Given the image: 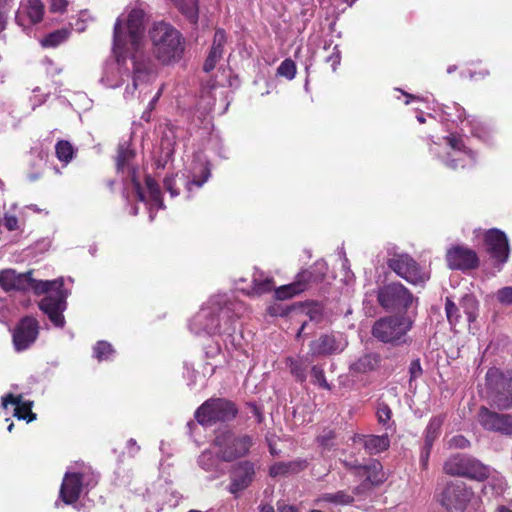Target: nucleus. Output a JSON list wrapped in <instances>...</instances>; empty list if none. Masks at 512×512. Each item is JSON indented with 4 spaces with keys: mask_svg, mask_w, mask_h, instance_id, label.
I'll return each mask as SVG.
<instances>
[{
    "mask_svg": "<svg viewBox=\"0 0 512 512\" xmlns=\"http://www.w3.org/2000/svg\"><path fill=\"white\" fill-rule=\"evenodd\" d=\"M387 265L399 277L413 285L423 284L430 277L429 273L425 272L408 254H395L388 259Z\"/></svg>",
    "mask_w": 512,
    "mask_h": 512,
    "instance_id": "4468645a",
    "label": "nucleus"
},
{
    "mask_svg": "<svg viewBox=\"0 0 512 512\" xmlns=\"http://www.w3.org/2000/svg\"><path fill=\"white\" fill-rule=\"evenodd\" d=\"M461 308L467 316V320L469 323H472L478 317V308L479 303L475 296L466 294L462 297L460 302Z\"/></svg>",
    "mask_w": 512,
    "mask_h": 512,
    "instance_id": "e433bc0d",
    "label": "nucleus"
},
{
    "mask_svg": "<svg viewBox=\"0 0 512 512\" xmlns=\"http://www.w3.org/2000/svg\"><path fill=\"white\" fill-rule=\"evenodd\" d=\"M238 413L235 404L225 398H210L195 411V419L201 425L233 420Z\"/></svg>",
    "mask_w": 512,
    "mask_h": 512,
    "instance_id": "9d476101",
    "label": "nucleus"
},
{
    "mask_svg": "<svg viewBox=\"0 0 512 512\" xmlns=\"http://www.w3.org/2000/svg\"><path fill=\"white\" fill-rule=\"evenodd\" d=\"M390 440L385 435H369L364 438V447L370 454H377L388 449Z\"/></svg>",
    "mask_w": 512,
    "mask_h": 512,
    "instance_id": "473e14b6",
    "label": "nucleus"
},
{
    "mask_svg": "<svg viewBox=\"0 0 512 512\" xmlns=\"http://www.w3.org/2000/svg\"><path fill=\"white\" fill-rule=\"evenodd\" d=\"M354 501L353 494L349 493L347 490L323 493L316 500L317 503H330L336 506H349L352 505Z\"/></svg>",
    "mask_w": 512,
    "mask_h": 512,
    "instance_id": "c756f323",
    "label": "nucleus"
},
{
    "mask_svg": "<svg viewBox=\"0 0 512 512\" xmlns=\"http://www.w3.org/2000/svg\"><path fill=\"white\" fill-rule=\"evenodd\" d=\"M410 381L419 378L422 375V367L419 359H415L411 362L409 367Z\"/></svg>",
    "mask_w": 512,
    "mask_h": 512,
    "instance_id": "6e6d98bb",
    "label": "nucleus"
},
{
    "mask_svg": "<svg viewBox=\"0 0 512 512\" xmlns=\"http://www.w3.org/2000/svg\"><path fill=\"white\" fill-rule=\"evenodd\" d=\"M277 74L292 80L296 75V65L293 60L285 59L278 67Z\"/></svg>",
    "mask_w": 512,
    "mask_h": 512,
    "instance_id": "c03bdc74",
    "label": "nucleus"
},
{
    "mask_svg": "<svg viewBox=\"0 0 512 512\" xmlns=\"http://www.w3.org/2000/svg\"><path fill=\"white\" fill-rule=\"evenodd\" d=\"M218 100L221 104L220 114H223L229 105L225 90L223 87L217 85L215 81H207L201 90V96L198 103L199 108L202 109L204 113H210L215 109Z\"/></svg>",
    "mask_w": 512,
    "mask_h": 512,
    "instance_id": "412c9836",
    "label": "nucleus"
},
{
    "mask_svg": "<svg viewBox=\"0 0 512 512\" xmlns=\"http://www.w3.org/2000/svg\"><path fill=\"white\" fill-rule=\"evenodd\" d=\"M431 449L432 446H427V444L424 443L420 453V464L423 469H426L428 466Z\"/></svg>",
    "mask_w": 512,
    "mask_h": 512,
    "instance_id": "13d9d810",
    "label": "nucleus"
},
{
    "mask_svg": "<svg viewBox=\"0 0 512 512\" xmlns=\"http://www.w3.org/2000/svg\"><path fill=\"white\" fill-rule=\"evenodd\" d=\"M145 11L142 4L131 8L127 15V29L130 44L135 53L132 55V72L130 77L132 84L127 85L124 91L126 101L140 97L144 89L156 79V66L152 60L142 53Z\"/></svg>",
    "mask_w": 512,
    "mask_h": 512,
    "instance_id": "f03ea898",
    "label": "nucleus"
},
{
    "mask_svg": "<svg viewBox=\"0 0 512 512\" xmlns=\"http://www.w3.org/2000/svg\"><path fill=\"white\" fill-rule=\"evenodd\" d=\"M113 50L116 54V62L105 68L101 82L108 88H117L122 85L126 78L130 77L128 68H124L126 54L135 53L130 44L129 32L127 29V17H119L114 26Z\"/></svg>",
    "mask_w": 512,
    "mask_h": 512,
    "instance_id": "20e7f679",
    "label": "nucleus"
},
{
    "mask_svg": "<svg viewBox=\"0 0 512 512\" xmlns=\"http://www.w3.org/2000/svg\"><path fill=\"white\" fill-rule=\"evenodd\" d=\"M177 176H168L164 179V188L168 191L171 197H176L179 192L176 190Z\"/></svg>",
    "mask_w": 512,
    "mask_h": 512,
    "instance_id": "864d4df0",
    "label": "nucleus"
},
{
    "mask_svg": "<svg viewBox=\"0 0 512 512\" xmlns=\"http://www.w3.org/2000/svg\"><path fill=\"white\" fill-rule=\"evenodd\" d=\"M56 156L61 162L69 163L74 155V149L70 142L61 140L55 146Z\"/></svg>",
    "mask_w": 512,
    "mask_h": 512,
    "instance_id": "ea45409f",
    "label": "nucleus"
},
{
    "mask_svg": "<svg viewBox=\"0 0 512 512\" xmlns=\"http://www.w3.org/2000/svg\"><path fill=\"white\" fill-rule=\"evenodd\" d=\"M446 474L483 481L490 476V468L475 458L457 454L450 457L443 466Z\"/></svg>",
    "mask_w": 512,
    "mask_h": 512,
    "instance_id": "f8f14e48",
    "label": "nucleus"
},
{
    "mask_svg": "<svg viewBox=\"0 0 512 512\" xmlns=\"http://www.w3.org/2000/svg\"><path fill=\"white\" fill-rule=\"evenodd\" d=\"M496 298L502 305H512V286L499 289L496 292Z\"/></svg>",
    "mask_w": 512,
    "mask_h": 512,
    "instance_id": "de8ad7c7",
    "label": "nucleus"
},
{
    "mask_svg": "<svg viewBox=\"0 0 512 512\" xmlns=\"http://www.w3.org/2000/svg\"><path fill=\"white\" fill-rule=\"evenodd\" d=\"M210 175V169L207 166H203L201 169V179L194 177L191 180L184 181L187 191L191 192L193 187L201 188L203 184L209 179Z\"/></svg>",
    "mask_w": 512,
    "mask_h": 512,
    "instance_id": "a18cd8bd",
    "label": "nucleus"
},
{
    "mask_svg": "<svg viewBox=\"0 0 512 512\" xmlns=\"http://www.w3.org/2000/svg\"><path fill=\"white\" fill-rule=\"evenodd\" d=\"M336 433L330 428H325L317 436V443L324 451H330L335 446Z\"/></svg>",
    "mask_w": 512,
    "mask_h": 512,
    "instance_id": "58836bf2",
    "label": "nucleus"
},
{
    "mask_svg": "<svg viewBox=\"0 0 512 512\" xmlns=\"http://www.w3.org/2000/svg\"><path fill=\"white\" fill-rule=\"evenodd\" d=\"M38 322L33 317H25L13 333V343L17 351H23L33 344L38 336Z\"/></svg>",
    "mask_w": 512,
    "mask_h": 512,
    "instance_id": "5701e85b",
    "label": "nucleus"
},
{
    "mask_svg": "<svg viewBox=\"0 0 512 512\" xmlns=\"http://www.w3.org/2000/svg\"><path fill=\"white\" fill-rule=\"evenodd\" d=\"M182 15L192 24H197L199 18L198 0H170Z\"/></svg>",
    "mask_w": 512,
    "mask_h": 512,
    "instance_id": "2f4dec72",
    "label": "nucleus"
},
{
    "mask_svg": "<svg viewBox=\"0 0 512 512\" xmlns=\"http://www.w3.org/2000/svg\"><path fill=\"white\" fill-rule=\"evenodd\" d=\"M154 56L163 64L178 61L184 52V39L178 30L165 22L154 23L149 30Z\"/></svg>",
    "mask_w": 512,
    "mask_h": 512,
    "instance_id": "39448f33",
    "label": "nucleus"
},
{
    "mask_svg": "<svg viewBox=\"0 0 512 512\" xmlns=\"http://www.w3.org/2000/svg\"><path fill=\"white\" fill-rule=\"evenodd\" d=\"M243 311V304L227 295H216L192 318L190 330L197 335H227L236 331L235 321Z\"/></svg>",
    "mask_w": 512,
    "mask_h": 512,
    "instance_id": "7ed1b4c3",
    "label": "nucleus"
},
{
    "mask_svg": "<svg viewBox=\"0 0 512 512\" xmlns=\"http://www.w3.org/2000/svg\"><path fill=\"white\" fill-rule=\"evenodd\" d=\"M327 271V263L323 260H318L309 269L299 272L294 282L275 289V297L278 300L292 298L307 290L310 284L322 281Z\"/></svg>",
    "mask_w": 512,
    "mask_h": 512,
    "instance_id": "1a4fd4ad",
    "label": "nucleus"
},
{
    "mask_svg": "<svg viewBox=\"0 0 512 512\" xmlns=\"http://www.w3.org/2000/svg\"><path fill=\"white\" fill-rule=\"evenodd\" d=\"M50 10L55 13H64L67 10V0H49Z\"/></svg>",
    "mask_w": 512,
    "mask_h": 512,
    "instance_id": "4d7b16f0",
    "label": "nucleus"
},
{
    "mask_svg": "<svg viewBox=\"0 0 512 512\" xmlns=\"http://www.w3.org/2000/svg\"><path fill=\"white\" fill-rule=\"evenodd\" d=\"M2 225L9 231H14L19 228L17 217L10 214L4 215Z\"/></svg>",
    "mask_w": 512,
    "mask_h": 512,
    "instance_id": "5fc2aeb1",
    "label": "nucleus"
},
{
    "mask_svg": "<svg viewBox=\"0 0 512 512\" xmlns=\"http://www.w3.org/2000/svg\"><path fill=\"white\" fill-rule=\"evenodd\" d=\"M28 209L36 212V213H41L43 210L40 209L36 204H31L29 206H27Z\"/></svg>",
    "mask_w": 512,
    "mask_h": 512,
    "instance_id": "774afa93",
    "label": "nucleus"
},
{
    "mask_svg": "<svg viewBox=\"0 0 512 512\" xmlns=\"http://www.w3.org/2000/svg\"><path fill=\"white\" fill-rule=\"evenodd\" d=\"M489 485L496 492V494L503 493L505 486H506V484L502 478H493L492 482H489Z\"/></svg>",
    "mask_w": 512,
    "mask_h": 512,
    "instance_id": "052dcab7",
    "label": "nucleus"
},
{
    "mask_svg": "<svg viewBox=\"0 0 512 512\" xmlns=\"http://www.w3.org/2000/svg\"><path fill=\"white\" fill-rule=\"evenodd\" d=\"M274 288V282L271 277H266L263 273H254L252 286L249 289L242 288L247 295H262L272 291Z\"/></svg>",
    "mask_w": 512,
    "mask_h": 512,
    "instance_id": "7c9ffc66",
    "label": "nucleus"
},
{
    "mask_svg": "<svg viewBox=\"0 0 512 512\" xmlns=\"http://www.w3.org/2000/svg\"><path fill=\"white\" fill-rule=\"evenodd\" d=\"M97 484V477L86 472H66L63 478L59 497L67 505L74 504L84 487H93Z\"/></svg>",
    "mask_w": 512,
    "mask_h": 512,
    "instance_id": "ddd939ff",
    "label": "nucleus"
},
{
    "mask_svg": "<svg viewBox=\"0 0 512 512\" xmlns=\"http://www.w3.org/2000/svg\"><path fill=\"white\" fill-rule=\"evenodd\" d=\"M134 151L131 150L128 145L121 144L118 148V155H117V169L124 170L126 166L129 167V162L131 159L134 158Z\"/></svg>",
    "mask_w": 512,
    "mask_h": 512,
    "instance_id": "a19ab883",
    "label": "nucleus"
},
{
    "mask_svg": "<svg viewBox=\"0 0 512 512\" xmlns=\"http://www.w3.org/2000/svg\"><path fill=\"white\" fill-rule=\"evenodd\" d=\"M69 30L59 29L46 35L41 41L43 47H56L65 42L69 37Z\"/></svg>",
    "mask_w": 512,
    "mask_h": 512,
    "instance_id": "4c0bfd02",
    "label": "nucleus"
},
{
    "mask_svg": "<svg viewBox=\"0 0 512 512\" xmlns=\"http://www.w3.org/2000/svg\"><path fill=\"white\" fill-rule=\"evenodd\" d=\"M446 260L450 269L470 270L478 266L477 254L466 247L456 246L448 250Z\"/></svg>",
    "mask_w": 512,
    "mask_h": 512,
    "instance_id": "b1692460",
    "label": "nucleus"
},
{
    "mask_svg": "<svg viewBox=\"0 0 512 512\" xmlns=\"http://www.w3.org/2000/svg\"><path fill=\"white\" fill-rule=\"evenodd\" d=\"M473 492L460 481L451 482L444 488L440 503L448 512H463Z\"/></svg>",
    "mask_w": 512,
    "mask_h": 512,
    "instance_id": "2eb2a0df",
    "label": "nucleus"
},
{
    "mask_svg": "<svg viewBox=\"0 0 512 512\" xmlns=\"http://www.w3.org/2000/svg\"><path fill=\"white\" fill-rule=\"evenodd\" d=\"M452 149V154H448V158L443 160L444 164L450 169L465 168L475 162V154L472 150L467 149L461 137L450 135L444 138Z\"/></svg>",
    "mask_w": 512,
    "mask_h": 512,
    "instance_id": "6ab92c4d",
    "label": "nucleus"
},
{
    "mask_svg": "<svg viewBox=\"0 0 512 512\" xmlns=\"http://www.w3.org/2000/svg\"><path fill=\"white\" fill-rule=\"evenodd\" d=\"M311 378L312 382L319 387L331 390L330 384L327 382L324 374V368L321 365H314L311 368Z\"/></svg>",
    "mask_w": 512,
    "mask_h": 512,
    "instance_id": "37998d69",
    "label": "nucleus"
},
{
    "mask_svg": "<svg viewBox=\"0 0 512 512\" xmlns=\"http://www.w3.org/2000/svg\"><path fill=\"white\" fill-rule=\"evenodd\" d=\"M255 477V467L251 461H242L238 463L230 475V484L228 486V491L234 497H239V495L247 489Z\"/></svg>",
    "mask_w": 512,
    "mask_h": 512,
    "instance_id": "aec40b11",
    "label": "nucleus"
},
{
    "mask_svg": "<svg viewBox=\"0 0 512 512\" xmlns=\"http://www.w3.org/2000/svg\"><path fill=\"white\" fill-rule=\"evenodd\" d=\"M290 474L287 468L286 462H278L272 465L269 469V475L271 477L283 476Z\"/></svg>",
    "mask_w": 512,
    "mask_h": 512,
    "instance_id": "3c124183",
    "label": "nucleus"
},
{
    "mask_svg": "<svg viewBox=\"0 0 512 512\" xmlns=\"http://www.w3.org/2000/svg\"><path fill=\"white\" fill-rule=\"evenodd\" d=\"M487 396L500 409L512 407V370L490 368L486 373Z\"/></svg>",
    "mask_w": 512,
    "mask_h": 512,
    "instance_id": "6e6552de",
    "label": "nucleus"
},
{
    "mask_svg": "<svg viewBox=\"0 0 512 512\" xmlns=\"http://www.w3.org/2000/svg\"><path fill=\"white\" fill-rule=\"evenodd\" d=\"M379 305L387 311L406 312L417 299L401 283L393 282L379 288L377 293Z\"/></svg>",
    "mask_w": 512,
    "mask_h": 512,
    "instance_id": "9b49d317",
    "label": "nucleus"
},
{
    "mask_svg": "<svg viewBox=\"0 0 512 512\" xmlns=\"http://www.w3.org/2000/svg\"><path fill=\"white\" fill-rule=\"evenodd\" d=\"M261 512H274V508L270 504L261 505L260 507Z\"/></svg>",
    "mask_w": 512,
    "mask_h": 512,
    "instance_id": "338daca9",
    "label": "nucleus"
},
{
    "mask_svg": "<svg viewBox=\"0 0 512 512\" xmlns=\"http://www.w3.org/2000/svg\"><path fill=\"white\" fill-rule=\"evenodd\" d=\"M340 60V51L338 50V47L335 46L332 54L326 58V61L331 62L332 70L335 71L337 66L340 64Z\"/></svg>",
    "mask_w": 512,
    "mask_h": 512,
    "instance_id": "bf43d9fd",
    "label": "nucleus"
},
{
    "mask_svg": "<svg viewBox=\"0 0 512 512\" xmlns=\"http://www.w3.org/2000/svg\"><path fill=\"white\" fill-rule=\"evenodd\" d=\"M357 476L365 477L364 481L373 487L382 484L385 479V473L380 462L373 460L368 465L357 466Z\"/></svg>",
    "mask_w": 512,
    "mask_h": 512,
    "instance_id": "cd10ccee",
    "label": "nucleus"
},
{
    "mask_svg": "<svg viewBox=\"0 0 512 512\" xmlns=\"http://www.w3.org/2000/svg\"><path fill=\"white\" fill-rule=\"evenodd\" d=\"M207 449L203 451L198 457V465L206 472L212 473L213 478H218L225 473V468L222 465V458L217 449Z\"/></svg>",
    "mask_w": 512,
    "mask_h": 512,
    "instance_id": "a878e982",
    "label": "nucleus"
},
{
    "mask_svg": "<svg viewBox=\"0 0 512 512\" xmlns=\"http://www.w3.org/2000/svg\"><path fill=\"white\" fill-rule=\"evenodd\" d=\"M94 357L98 361L108 360L110 355L114 353L112 345L107 341H98L93 348Z\"/></svg>",
    "mask_w": 512,
    "mask_h": 512,
    "instance_id": "79ce46f5",
    "label": "nucleus"
},
{
    "mask_svg": "<svg viewBox=\"0 0 512 512\" xmlns=\"http://www.w3.org/2000/svg\"><path fill=\"white\" fill-rule=\"evenodd\" d=\"M126 447H127L128 453L131 457L136 456L140 451V446L137 444L136 440L133 438H130L127 441Z\"/></svg>",
    "mask_w": 512,
    "mask_h": 512,
    "instance_id": "680f3d73",
    "label": "nucleus"
},
{
    "mask_svg": "<svg viewBox=\"0 0 512 512\" xmlns=\"http://www.w3.org/2000/svg\"><path fill=\"white\" fill-rule=\"evenodd\" d=\"M445 311L446 316L451 325H456L458 323V319L460 317L459 315V309L455 305V303L450 300L449 298L446 299L445 303Z\"/></svg>",
    "mask_w": 512,
    "mask_h": 512,
    "instance_id": "49530a36",
    "label": "nucleus"
},
{
    "mask_svg": "<svg viewBox=\"0 0 512 512\" xmlns=\"http://www.w3.org/2000/svg\"><path fill=\"white\" fill-rule=\"evenodd\" d=\"M0 287L5 292L32 290L37 295L47 294L39 302L40 310L56 327H64L63 312L67 308L69 291L64 288L63 278L35 280L32 278V271L17 273L14 269H4L0 271Z\"/></svg>",
    "mask_w": 512,
    "mask_h": 512,
    "instance_id": "f257e3e1",
    "label": "nucleus"
},
{
    "mask_svg": "<svg viewBox=\"0 0 512 512\" xmlns=\"http://www.w3.org/2000/svg\"><path fill=\"white\" fill-rule=\"evenodd\" d=\"M381 363V356L378 353H366L354 361L349 369L353 373L364 374L376 370Z\"/></svg>",
    "mask_w": 512,
    "mask_h": 512,
    "instance_id": "c85d7f7f",
    "label": "nucleus"
},
{
    "mask_svg": "<svg viewBox=\"0 0 512 512\" xmlns=\"http://www.w3.org/2000/svg\"><path fill=\"white\" fill-rule=\"evenodd\" d=\"M370 489H371V486L367 483V481H363L360 485L356 486L353 489V492L351 494H353V496L354 495H362Z\"/></svg>",
    "mask_w": 512,
    "mask_h": 512,
    "instance_id": "e2e57ef3",
    "label": "nucleus"
},
{
    "mask_svg": "<svg viewBox=\"0 0 512 512\" xmlns=\"http://www.w3.org/2000/svg\"><path fill=\"white\" fill-rule=\"evenodd\" d=\"M413 320L406 316H386L378 319L372 327V335L378 341L400 346L409 342L408 332Z\"/></svg>",
    "mask_w": 512,
    "mask_h": 512,
    "instance_id": "423d86ee",
    "label": "nucleus"
},
{
    "mask_svg": "<svg viewBox=\"0 0 512 512\" xmlns=\"http://www.w3.org/2000/svg\"><path fill=\"white\" fill-rule=\"evenodd\" d=\"M286 364L289 367L291 374L300 382H304L307 378V357L292 358L289 357L286 360Z\"/></svg>",
    "mask_w": 512,
    "mask_h": 512,
    "instance_id": "72a5a7b5",
    "label": "nucleus"
},
{
    "mask_svg": "<svg viewBox=\"0 0 512 512\" xmlns=\"http://www.w3.org/2000/svg\"><path fill=\"white\" fill-rule=\"evenodd\" d=\"M136 174V169L134 167H129L128 177L132 184L133 192L137 196V199L141 202L149 203L151 207H156L158 209L164 208V204L161 198V191L156 181L152 177L146 176L145 183L148 190L147 198Z\"/></svg>",
    "mask_w": 512,
    "mask_h": 512,
    "instance_id": "a211bd4d",
    "label": "nucleus"
},
{
    "mask_svg": "<svg viewBox=\"0 0 512 512\" xmlns=\"http://www.w3.org/2000/svg\"><path fill=\"white\" fill-rule=\"evenodd\" d=\"M469 446V440L462 435H456L452 437L449 441V447L451 448L465 449L468 448Z\"/></svg>",
    "mask_w": 512,
    "mask_h": 512,
    "instance_id": "603ef678",
    "label": "nucleus"
},
{
    "mask_svg": "<svg viewBox=\"0 0 512 512\" xmlns=\"http://www.w3.org/2000/svg\"><path fill=\"white\" fill-rule=\"evenodd\" d=\"M484 240L491 258L500 265L504 264L509 257V244L505 233L498 229H491L486 232Z\"/></svg>",
    "mask_w": 512,
    "mask_h": 512,
    "instance_id": "4be33fe9",
    "label": "nucleus"
},
{
    "mask_svg": "<svg viewBox=\"0 0 512 512\" xmlns=\"http://www.w3.org/2000/svg\"><path fill=\"white\" fill-rule=\"evenodd\" d=\"M443 421V416H435L430 419L425 430L424 438V443L427 444V446H433L434 441L439 437Z\"/></svg>",
    "mask_w": 512,
    "mask_h": 512,
    "instance_id": "c9c22d12",
    "label": "nucleus"
},
{
    "mask_svg": "<svg viewBox=\"0 0 512 512\" xmlns=\"http://www.w3.org/2000/svg\"><path fill=\"white\" fill-rule=\"evenodd\" d=\"M253 438L248 434H237L231 430L220 431L214 438L212 447L217 449L224 462H232L248 455Z\"/></svg>",
    "mask_w": 512,
    "mask_h": 512,
    "instance_id": "0eeeda50",
    "label": "nucleus"
},
{
    "mask_svg": "<svg viewBox=\"0 0 512 512\" xmlns=\"http://www.w3.org/2000/svg\"><path fill=\"white\" fill-rule=\"evenodd\" d=\"M344 465L347 469L354 471L355 475H357V469L355 467L361 466L360 464H354L347 461L344 462Z\"/></svg>",
    "mask_w": 512,
    "mask_h": 512,
    "instance_id": "69168bd1",
    "label": "nucleus"
},
{
    "mask_svg": "<svg viewBox=\"0 0 512 512\" xmlns=\"http://www.w3.org/2000/svg\"><path fill=\"white\" fill-rule=\"evenodd\" d=\"M348 345L346 336L340 332L321 334L309 344V355L330 356L341 353Z\"/></svg>",
    "mask_w": 512,
    "mask_h": 512,
    "instance_id": "dca6fc26",
    "label": "nucleus"
},
{
    "mask_svg": "<svg viewBox=\"0 0 512 512\" xmlns=\"http://www.w3.org/2000/svg\"><path fill=\"white\" fill-rule=\"evenodd\" d=\"M22 9L33 24L39 23L43 19L44 4L41 0H27Z\"/></svg>",
    "mask_w": 512,
    "mask_h": 512,
    "instance_id": "f704fd0d",
    "label": "nucleus"
},
{
    "mask_svg": "<svg viewBox=\"0 0 512 512\" xmlns=\"http://www.w3.org/2000/svg\"><path fill=\"white\" fill-rule=\"evenodd\" d=\"M226 42L227 36L225 31L223 29H217L208 56L204 62L203 70L205 72L213 70L216 64L222 59Z\"/></svg>",
    "mask_w": 512,
    "mask_h": 512,
    "instance_id": "393cba45",
    "label": "nucleus"
},
{
    "mask_svg": "<svg viewBox=\"0 0 512 512\" xmlns=\"http://www.w3.org/2000/svg\"><path fill=\"white\" fill-rule=\"evenodd\" d=\"M2 407L6 408L8 404L15 405L14 416L18 419L26 420L31 422L36 418V415L31 411V402H22V396H14L9 393L2 397Z\"/></svg>",
    "mask_w": 512,
    "mask_h": 512,
    "instance_id": "bb28decb",
    "label": "nucleus"
},
{
    "mask_svg": "<svg viewBox=\"0 0 512 512\" xmlns=\"http://www.w3.org/2000/svg\"><path fill=\"white\" fill-rule=\"evenodd\" d=\"M277 510L279 512H298V509L295 506L281 502L277 503Z\"/></svg>",
    "mask_w": 512,
    "mask_h": 512,
    "instance_id": "0e129e2a",
    "label": "nucleus"
},
{
    "mask_svg": "<svg viewBox=\"0 0 512 512\" xmlns=\"http://www.w3.org/2000/svg\"><path fill=\"white\" fill-rule=\"evenodd\" d=\"M287 468L290 474L298 473L308 466V462L305 459H295L289 462H286Z\"/></svg>",
    "mask_w": 512,
    "mask_h": 512,
    "instance_id": "8fccbe9b",
    "label": "nucleus"
},
{
    "mask_svg": "<svg viewBox=\"0 0 512 512\" xmlns=\"http://www.w3.org/2000/svg\"><path fill=\"white\" fill-rule=\"evenodd\" d=\"M391 416H392V411H391L390 407L384 403L379 404V406L377 408L378 421L383 425H387V423L391 419Z\"/></svg>",
    "mask_w": 512,
    "mask_h": 512,
    "instance_id": "09e8293b",
    "label": "nucleus"
},
{
    "mask_svg": "<svg viewBox=\"0 0 512 512\" xmlns=\"http://www.w3.org/2000/svg\"><path fill=\"white\" fill-rule=\"evenodd\" d=\"M477 420L487 431L512 435V414L498 413L482 406L478 411Z\"/></svg>",
    "mask_w": 512,
    "mask_h": 512,
    "instance_id": "f3484780",
    "label": "nucleus"
}]
</instances>
